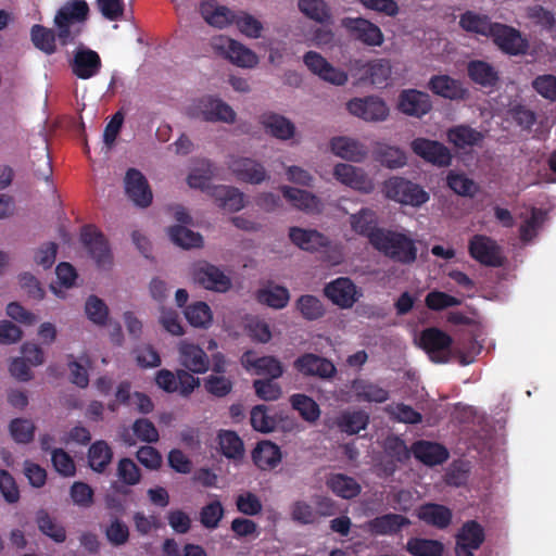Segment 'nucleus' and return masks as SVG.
I'll return each mask as SVG.
<instances>
[{
  "instance_id": "0e129e2a",
  "label": "nucleus",
  "mask_w": 556,
  "mask_h": 556,
  "mask_svg": "<svg viewBox=\"0 0 556 556\" xmlns=\"http://www.w3.org/2000/svg\"><path fill=\"white\" fill-rule=\"evenodd\" d=\"M223 517L224 507L219 501L206 504L200 511V522L206 529L217 528Z\"/></svg>"
},
{
  "instance_id": "39448f33",
  "label": "nucleus",
  "mask_w": 556,
  "mask_h": 556,
  "mask_svg": "<svg viewBox=\"0 0 556 556\" xmlns=\"http://www.w3.org/2000/svg\"><path fill=\"white\" fill-rule=\"evenodd\" d=\"M190 114L205 122L233 123L236 119V112L232 108L213 96L198 99L190 108Z\"/></svg>"
},
{
  "instance_id": "2eb2a0df",
  "label": "nucleus",
  "mask_w": 556,
  "mask_h": 556,
  "mask_svg": "<svg viewBox=\"0 0 556 556\" xmlns=\"http://www.w3.org/2000/svg\"><path fill=\"white\" fill-rule=\"evenodd\" d=\"M127 197L140 207L151 204L153 195L146 177L136 168H129L125 176Z\"/></svg>"
},
{
  "instance_id": "c756f323",
  "label": "nucleus",
  "mask_w": 556,
  "mask_h": 556,
  "mask_svg": "<svg viewBox=\"0 0 556 556\" xmlns=\"http://www.w3.org/2000/svg\"><path fill=\"white\" fill-rule=\"evenodd\" d=\"M417 517L427 525L442 530L450 526L453 514L452 510L444 505L427 503L420 506Z\"/></svg>"
},
{
  "instance_id": "b1692460",
  "label": "nucleus",
  "mask_w": 556,
  "mask_h": 556,
  "mask_svg": "<svg viewBox=\"0 0 556 556\" xmlns=\"http://www.w3.org/2000/svg\"><path fill=\"white\" fill-rule=\"evenodd\" d=\"M229 168L241 181L258 185L266 179L264 166L249 157H235L229 162Z\"/></svg>"
},
{
  "instance_id": "f03ea898",
  "label": "nucleus",
  "mask_w": 556,
  "mask_h": 556,
  "mask_svg": "<svg viewBox=\"0 0 556 556\" xmlns=\"http://www.w3.org/2000/svg\"><path fill=\"white\" fill-rule=\"evenodd\" d=\"M89 15V5L85 0H70L62 5L55 16L58 40L62 46L74 42L80 28L72 29L76 23H85Z\"/></svg>"
},
{
  "instance_id": "13d9d810",
  "label": "nucleus",
  "mask_w": 556,
  "mask_h": 556,
  "mask_svg": "<svg viewBox=\"0 0 556 556\" xmlns=\"http://www.w3.org/2000/svg\"><path fill=\"white\" fill-rule=\"evenodd\" d=\"M451 190L462 197H473L478 192V185L464 174L451 172L446 177Z\"/></svg>"
},
{
  "instance_id": "de8ad7c7",
  "label": "nucleus",
  "mask_w": 556,
  "mask_h": 556,
  "mask_svg": "<svg viewBox=\"0 0 556 556\" xmlns=\"http://www.w3.org/2000/svg\"><path fill=\"white\" fill-rule=\"evenodd\" d=\"M251 352H247L244 358L249 365L255 368L257 375L269 376L270 379H277L282 375V365L276 357L262 356L251 361Z\"/></svg>"
},
{
  "instance_id": "f3484780",
  "label": "nucleus",
  "mask_w": 556,
  "mask_h": 556,
  "mask_svg": "<svg viewBox=\"0 0 556 556\" xmlns=\"http://www.w3.org/2000/svg\"><path fill=\"white\" fill-rule=\"evenodd\" d=\"M294 367L304 376H314L321 379H330L337 372L332 362L313 353H305L298 357Z\"/></svg>"
},
{
  "instance_id": "2f4dec72",
  "label": "nucleus",
  "mask_w": 556,
  "mask_h": 556,
  "mask_svg": "<svg viewBox=\"0 0 556 556\" xmlns=\"http://www.w3.org/2000/svg\"><path fill=\"white\" fill-rule=\"evenodd\" d=\"M467 74L475 84L481 87L493 88L500 80L497 71L482 60L470 61L467 65Z\"/></svg>"
},
{
  "instance_id": "5fc2aeb1",
  "label": "nucleus",
  "mask_w": 556,
  "mask_h": 556,
  "mask_svg": "<svg viewBox=\"0 0 556 556\" xmlns=\"http://www.w3.org/2000/svg\"><path fill=\"white\" fill-rule=\"evenodd\" d=\"M298 7L305 16L317 23H325L331 17L329 7L324 0H299Z\"/></svg>"
},
{
  "instance_id": "c85d7f7f",
  "label": "nucleus",
  "mask_w": 556,
  "mask_h": 556,
  "mask_svg": "<svg viewBox=\"0 0 556 556\" xmlns=\"http://www.w3.org/2000/svg\"><path fill=\"white\" fill-rule=\"evenodd\" d=\"M252 460L261 470L274 469L281 462V451L270 441H261L252 451Z\"/></svg>"
},
{
  "instance_id": "69168bd1",
  "label": "nucleus",
  "mask_w": 556,
  "mask_h": 556,
  "mask_svg": "<svg viewBox=\"0 0 556 556\" xmlns=\"http://www.w3.org/2000/svg\"><path fill=\"white\" fill-rule=\"evenodd\" d=\"M532 88L542 98L556 102V76L553 74L538 75L531 83Z\"/></svg>"
},
{
  "instance_id": "cd10ccee",
  "label": "nucleus",
  "mask_w": 556,
  "mask_h": 556,
  "mask_svg": "<svg viewBox=\"0 0 556 556\" xmlns=\"http://www.w3.org/2000/svg\"><path fill=\"white\" fill-rule=\"evenodd\" d=\"M485 540L483 527L476 520L464 522L456 534V547L458 549H478Z\"/></svg>"
},
{
  "instance_id": "473e14b6",
  "label": "nucleus",
  "mask_w": 556,
  "mask_h": 556,
  "mask_svg": "<svg viewBox=\"0 0 556 556\" xmlns=\"http://www.w3.org/2000/svg\"><path fill=\"white\" fill-rule=\"evenodd\" d=\"M351 390L358 402L384 403L389 399L388 390L364 379L353 380Z\"/></svg>"
},
{
  "instance_id": "1a4fd4ad",
  "label": "nucleus",
  "mask_w": 556,
  "mask_h": 556,
  "mask_svg": "<svg viewBox=\"0 0 556 556\" xmlns=\"http://www.w3.org/2000/svg\"><path fill=\"white\" fill-rule=\"evenodd\" d=\"M341 26L355 40L368 47H380L384 41L380 27L364 17H343Z\"/></svg>"
},
{
  "instance_id": "58836bf2",
  "label": "nucleus",
  "mask_w": 556,
  "mask_h": 556,
  "mask_svg": "<svg viewBox=\"0 0 556 556\" xmlns=\"http://www.w3.org/2000/svg\"><path fill=\"white\" fill-rule=\"evenodd\" d=\"M211 194L218 202V206L229 212H238L244 206L243 193L229 186H216Z\"/></svg>"
},
{
  "instance_id": "20e7f679",
  "label": "nucleus",
  "mask_w": 556,
  "mask_h": 556,
  "mask_svg": "<svg viewBox=\"0 0 556 556\" xmlns=\"http://www.w3.org/2000/svg\"><path fill=\"white\" fill-rule=\"evenodd\" d=\"M191 277L198 286L215 292H227L232 283L231 279L217 266L199 261L192 265Z\"/></svg>"
},
{
  "instance_id": "6ab92c4d",
  "label": "nucleus",
  "mask_w": 556,
  "mask_h": 556,
  "mask_svg": "<svg viewBox=\"0 0 556 556\" xmlns=\"http://www.w3.org/2000/svg\"><path fill=\"white\" fill-rule=\"evenodd\" d=\"M414 457L426 466L433 467L445 463L450 453L448 450L437 442L417 440L412 444Z\"/></svg>"
},
{
  "instance_id": "bf43d9fd",
  "label": "nucleus",
  "mask_w": 556,
  "mask_h": 556,
  "mask_svg": "<svg viewBox=\"0 0 556 556\" xmlns=\"http://www.w3.org/2000/svg\"><path fill=\"white\" fill-rule=\"evenodd\" d=\"M384 451L388 456L401 464L408 462L413 455L412 446L408 447L405 441L397 435H390L386 439Z\"/></svg>"
},
{
  "instance_id": "a18cd8bd",
  "label": "nucleus",
  "mask_w": 556,
  "mask_h": 556,
  "mask_svg": "<svg viewBox=\"0 0 556 556\" xmlns=\"http://www.w3.org/2000/svg\"><path fill=\"white\" fill-rule=\"evenodd\" d=\"M362 68L364 70L362 79L375 86L386 85L391 74L389 62L381 59L367 62Z\"/></svg>"
},
{
  "instance_id": "a878e982",
  "label": "nucleus",
  "mask_w": 556,
  "mask_h": 556,
  "mask_svg": "<svg viewBox=\"0 0 556 556\" xmlns=\"http://www.w3.org/2000/svg\"><path fill=\"white\" fill-rule=\"evenodd\" d=\"M289 238L302 250L315 252L329 245L328 238L317 230L291 227Z\"/></svg>"
},
{
  "instance_id": "ea45409f",
  "label": "nucleus",
  "mask_w": 556,
  "mask_h": 556,
  "mask_svg": "<svg viewBox=\"0 0 556 556\" xmlns=\"http://www.w3.org/2000/svg\"><path fill=\"white\" fill-rule=\"evenodd\" d=\"M112 458L113 451L103 440L93 442L88 450V464L96 472H104Z\"/></svg>"
},
{
  "instance_id": "a211bd4d",
  "label": "nucleus",
  "mask_w": 556,
  "mask_h": 556,
  "mask_svg": "<svg viewBox=\"0 0 556 556\" xmlns=\"http://www.w3.org/2000/svg\"><path fill=\"white\" fill-rule=\"evenodd\" d=\"M101 67L100 55L89 48H78L71 62L73 74L80 79H89L96 76Z\"/></svg>"
},
{
  "instance_id": "c03bdc74",
  "label": "nucleus",
  "mask_w": 556,
  "mask_h": 556,
  "mask_svg": "<svg viewBox=\"0 0 556 556\" xmlns=\"http://www.w3.org/2000/svg\"><path fill=\"white\" fill-rule=\"evenodd\" d=\"M218 444L225 457L235 460L242 459L244 455L243 442L235 431H220L218 434Z\"/></svg>"
},
{
  "instance_id": "c9c22d12",
  "label": "nucleus",
  "mask_w": 556,
  "mask_h": 556,
  "mask_svg": "<svg viewBox=\"0 0 556 556\" xmlns=\"http://www.w3.org/2000/svg\"><path fill=\"white\" fill-rule=\"evenodd\" d=\"M377 224V215L370 208H362L351 216L352 229L356 233L366 237L370 244L374 235L386 229L378 227Z\"/></svg>"
},
{
  "instance_id": "aec40b11",
  "label": "nucleus",
  "mask_w": 556,
  "mask_h": 556,
  "mask_svg": "<svg viewBox=\"0 0 556 556\" xmlns=\"http://www.w3.org/2000/svg\"><path fill=\"white\" fill-rule=\"evenodd\" d=\"M258 122L265 132L274 139H293L294 137V123L279 113L264 112L260 115Z\"/></svg>"
},
{
  "instance_id": "79ce46f5",
  "label": "nucleus",
  "mask_w": 556,
  "mask_h": 556,
  "mask_svg": "<svg viewBox=\"0 0 556 556\" xmlns=\"http://www.w3.org/2000/svg\"><path fill=\"white\" fill-rule=\"evenodd\" d=\"M184 314L188 323L194 328L207 329L213 321L211 307L202 301L186 306Z\"/></svg>"
},
{
  "instance_id": "4be33fe9",
  "label": "nucleus",
  "mask_w": 556,
  "mask_h": 556,
  "mask_svg": "<svg viewBox=\"0 0 556 556\" xmlns=\"http://www.w3.org/2000/svg\"><path fill=\"white\" fill-rule=\"evenodd\" d=\"M413 151L426 162L444 167L452 162L451 151L441 141H412Z\"/></svg>"
},
{
  "instance_id": "338daca9",
  "label": "nucleus",
  "mask_w": 556,
  "mask_h": 556,
  "mask_svg": "<svg viewBox=\"0 0 556 556\" xmlns=\"http://www.w3.org/2000/svg\"><path fill=\"white\" fill-rule=\"evenodd\" d=\"M10 433L15 442L29 443L34 439L35 425L28 419H13L10 422Z\"/></svg>"
},
{
  "instance_id": "052dcab7",
  "label": "nucleus",
  "mask_w": 556,
  "mask_h": 556,
  "mask_svg": "<svg viewBox=\"0 0 556 556\" xmlns=\"http://www.w3.org/2000/svg\"><path fill=\"white\" fill-rule=\"evenodd\" d=\"M376 160L388 168H400L406 164V155L399 148L381 146L376 155Z\"/></svg>"
},
{
  "instance_id": "3c124183",
  "label": "nucleus",
  "mask_w": 556,
  "mask_h": 556,
  "mask_svg": "<svg viewBox=\"0 0 556 556\" xmlns=\"http://www.w3.org/2000/svg\"><path fill=\"white\" fill-rule=\"evenodd\" d=\"M168 235L176 245L184 249L200 248L203 243V238L200 233L182 225L172 226L168 229Z\"/></svg>"
},
{
  "instance_id": "bb28decb",
  "label": "nucleus",
  "mask_w": 556,
  "mask_h": 556,
  "mask_svg": "<svg viewBox=\"0 0 556 556\" xmlns=\"http://www.w3.org/2000/svg\"><path fill=\"white\" fill-rule=\"evenodd\" d=\"M280 191L295 208L305 213H319L323 208L320 199L306 190L282 186Z\"/></svg>"
},
{
  "instance_id": "393cba45",
  "label": "nucleus",
  "mask_w": 556,
  "mask_h": 556,
  "mask_svg": "<svg viewBox=\"0 0 556 556\" xmlns=\"http://www.w3.org/2000/svg\"><path fill=\"white\" fill-rule=\"evenodd\" d=\"M222 49L226 58L235 65L251 68L258 63V58L251 49L231 38H220Z\"/></svg>"
},
{
  "instance_id": "6e6552de",
  "label": "nucleus",
  "mask_w": 556,
  "mask_h": 556,
  "mask_svg": "<svg viewBox=\"0 0 556 556\" xmlns=\"http://www.w3.org/2000/svg\"><path fill=\"white\" fill-rule=\"evenodd\" d=\"M469 255L484 266L501 267L504 264L501 247L484 235H475L469 240Z\"/></svg>"
},
{
  "instance_id": "9d476101",
  "label": "nucleus",
  "mask_w": 556,
  "mask_h": 556,
  "mask_svg": "<svg viewBox=\"0 0 556 556\" xmlns=\"http://www.w3.org/2000/svg\"><path fill=\"white\" fill-rule=\"evenodd\" d=\"M324 294L340 308H351L362 296L356 285L349 277H339L324 288Z\"/></svg>"
},
{
  "instance_id": "6e6d98bb",
  "label": "nucleus",
  "mask_w": 556,
  "mask_h": 556,
  "mask_svg": "<svg viewBox=\"0 0 556 556\" xmlns=\"http://www.w3.org/2000/svg\"><path fill=\"white\" fill-rule=\"evenodd\" d=\"M337 155L353 162H361L366 156V149L359 141H330Z\"/></svg>"
},
{
  "instance_id": "37998d69",
  "label": "nucleus",
  "mask_w": 556,
  "mask_h": 556,
  "mask_svg": "<svg viewBox=\"0 0 556 556\" xmlns=\"http://www.w3.org/2000/svg\"><path fill=\"white\" fill-rule=\"evenodd\" d=\"M527 17L543 30L551 33L556 41V17L553 11L541 4H534L527 8Z\"/></svg>"
},
{
  "instance_id": "423d86ee",
  "label": "nucleus",
  "mask_w": 556,
  "mask_h": 556,
  "mask_svg": "<svg viewBox=\"0 0 556 556\" xmlns=\"http://www.w3.org/2000/svg\"><path fill=\"white\" fill-rule=\"evenodd\" d=\"M490 37L498 49L508 55H523L529 50L528 39L513 26L494 23Z\"/></svg>"
},
{
  "instance_id": "7c9ffc66",
  "label": "nucleus",
  "mask_w": 556,
  "mask_h": 556,
  "mask_svg": "<svg viewBox=\"0 0 556 556\" xmlns=\"http://www.w3.org/2000/svg\"><path fill=\"white\" fill-rule=\"evenodd\" d=\"M200 13L204 21L214 27L224 28L233 23L236 12L214 1H204L200 5Z\"/></svg>"
},
{
  "instance_id": "f8f14e48",
  "label": "nucleus",
  "mask_w": 556,
  "mask_h": 556,
  "mask_svg": "<svg viewBox=\"0 0 556 556\" xmlns=\"http://www.w3.org/2000/svg\"><path fill=\"white\" fill-rule=\"evenodd\" d=\"M432 101L427 92L417 89H404L399 94L397 109L401 113L421 118L432 110Z\"/></svg>"
},
{
  "instance_id": "72a5a7b5",
  "label": "nucleus",
  "mask_w": 556,
  "mask_h": 556,
  "mask_svg": "<svg viewBox=\"0 0 556 556\" xmlns=\"http://www.w3.org/2000/svg\"><path fill=\"white\" fill-rule=\"evenodd\" d=\"M326 485L337 496L344 500H352L359 495L361 484L350 476L344 473H332L327 478Z\"/></svg>"
},
{
  "instance_id": "f704fd0d",
  "label": "nucleus",
  "mask_w": 556,
  "mask_h": 556,
  "mask_svg": "<svg viewBox=\"0 0 556 556\" xmlns=\"http://www.w3.org/2000/svg\"><path fill=\"white\" fill-rule=\"evenodd\" d=\"M255 299L258 303L267 305L275 309L285 308L290 301L289 290L279 285H269L261 288L255 293Z\"/></svg>"
},
{
  "instance_id": "603ef678",
  "label": "nucleus",
  "mask_w": 556,
  "mask_h": 556,
  "mask_svg": "<svg viewBox=\"0 0 556 556\" xmlns=\"http://www.w3.org/2000/svg\"><path fill=\"white\" fill-rule=\"evenodd\" d=\"M290 403L293 409L298 410L301 417L308 422H315L320 416L318 404L305 394L291 395Z\"/></svg>"
},
{
  "instance_id": "8fccbe9b",
  "label": "nucleus",
  "mask_w": 556,
  "mask_h": 556,
  "mask_svg": "<svg viewBox=\"0 0 556 556\" xmlns=\"http://www.w3.org/2000/svg\"><path fill=\"white\" fill-rule=\"evenodd\" d=\"M30 37L34 46L47 54H53L56 51V33L42 25H34L30 29Z\"/></svg>"
},
{
  "instance_id": "5701e85b",
  "label": "nucleus",
  "mask_w": 556,
  "mask_h": 556,
  "mask_svg": "<svg viewBox=\"0 0 556 556\" xmlns=\"http://www.w3.org/2000/svg\"><path fill=\"white\" fill-rule=\"evenodd\" d=\"M409 525L410 520L407 517L389 513L368 520L366 528L372 535H395Z\"/></svg>"
},
{
  "instance_id": "774afa93",
  "label": "nucleus",
  "mask_w": 556,
  "mask_h": 556,
  "mask_svg": "<svg viewBox=\"0 0 556 556\" xmlns=\"http://www.w3.org/2000/svg\"><path fill=\"white\" fill-rule=\"evenodd\" d=\"M426 306L431 311H443L447 307L458 306L462 301L442 291H430L425 299Z\"/></svg>"
},
{
  "instance_id": "49530a36",
  "label": "nucleus",
  "mask_w": 556,
  "mask_h": 556,
  "mask_svg": "<svg viewBox=\"0 0 556 556\" xmlns=\"http://www.w3.org/2000/svg\"><path fill=\"white\" fill-rule=\"evenodd\" d=\"M215 172L216 168L214 167V165L210 161L203 160L201 161L200 166L194 167L188 175V185L191 188L210 190L211 180L215 176Z\"/></svg>"
},
{
  "instance_id": "ddd939ff",
  "label": "nucleus",
  "mask_w": 556,
  "mask_h": 556,
  "mask_svg": "<svg viewBox=\"0 0 556 556\" xmlns=\"http://www.w3.org/2000/svg\"><path fill=\"white\" fill-rule=\"evenodd\" d=\"M453 340L443 330L431 327L420 334V345L435 362H445V353L450 351Z\"/></svg>"
},
{
  "instance_id": "e2e57ef3",
  "label": "nucleus",
  "mask_w": 556,
  "mask_h": 556,
  "mask_svg": "<svg viewBox=\"0 0 556 556\" xmlns=\"http://www.w3.org/2000/svg\"><path fill=\"white\" fill-rule=\"evenodd\" d=\"M117 477L123 484L136 485L140 482L141 471L130 458H122L117 464Z\"/></svg>"
},
{
  "instance_id": "412c9836",
  "label": "nucleus",
  "mask_w": 556,
  "mask_h": 556,
  "mask_svg": "<svg viewBox=\"0 0 556 556\" xmlns=\"http://www.w3.org/2000/svg\"><path fill=\"white\" fill-rule=\"evenodd\" d=\"M333 175L337 180L355 190L369 193L374 189L372 180L364 173L363 169L350 164H337Z\"/></svg>"
},
{
  "instance_id": "e433bc0d",
  "label": "nucleus",
  "mask_w": 556,
  "mask_h": 556,
  "mask_svg": "<svg viewBox=\"0 0 556 556\" xmlns=\"http://www.w3.org/2000/svg\"><path fill=\"white\" fill-rule=\"evenodd\" d=\"M369 415L364 410H344L336 419L338 429L349 435L357 434L367 428Z\"/></svg>"
},
{
  "instance_id": "f257e3e1",
  "label": "nucleus",
  "mask_w": 556,
  "mask_h": 556,
  "mask_svg": "<svg viewBox=\"0 0 556 556\" xmlns=\"http://www.w3.org/2000/svg\"><path fill=\"white\" fill-rule=\"evenodd\" d=\"M371 247L391 261L410 265L417 260L418 249L409 236L391 229H384L374 235Z\"/></svg>"
},
{
  "instance_id": "4c0bfd02",
  "label": "nucleus",
  "mask_w": 556,
  "mask_h": 556,
  "mask_svg": "<svg viewBox=\"0 0 556 556\" xmlns=\"http://www.w3.org/2000/svg\"><path fill=\"white\" fill-rule=\"evenodd\" d=\"M459 26L467 33L490 37L494 23L488 15H482L473 11H466L459 16Z\"/></svg>"
},
{
  "instance_id": "9b49d317",
  "label": "nucleus",
  "mask_w": 556,
  "mask_h": 556,
  "mask_svg": "<svg viewBox=\"0 0 556 556\" xmlns=\"http://www.w3.org/2000/svg\"><path fill=\"white\" fill-rule=\"evenodd\" d=\"M346 109L352 115L367 122L383 121L389 114L386 102L374 96L354 98L346 103Z\"/></svg>"
},
{
  "instance_id": "4468645a",
  "label": "nucleus",
  "mask_w": 556,
  "mask_h": 556,
  "mask_svg": "<svg viewBox=\"0 0 556 556\" xmlns=\"http://www.w3.org/2000/svg\"><path fill=\"white\" fill-rule=\"evenodd\" d=\"M179 364L193 374H204L210 368V358L198 344L181 341L178 345Z\"/></svg>"
},
{
  "instance_id": "dca6fc26",
  "label": "nucleus",
  "mask_w": 556,
  "mask_h": 556,
  "mask_svg": "<svg viewBox=\"0 0 556 556\" xmlns=\"http://www.w3.org/2000/svg\"><path fill=\"white\" fill-rule=\"evenodd\" d=\"M427 88L435 96L452 101L465 100L468 97V89L463 83L446 74L431 76Z\"/></svg>"
},
{
  "instance_id": "0eeeda50",
  "label": "nucleus",
  "mask_w": 556,
  "mask_h": 556,
  "mask_svg": "<svg viewBox=\"0 0 556 556\" xmlns=\"http://www.w3.org/2000/svg\"><path fill=\"white\" fill-rule=\"evenodd\" d=\"M81 242L99 268L111 267L113 257L109 242L94 226L88 225L83 228Z\"/></svg>"
},
{
  "instance_id": "7ed1b4c3",
  "label": "nucleus",
  "mask_w": 556,
  "mask_h": 556,
  "mask_svg": "<svg viewBox=\"0 0 556 556\" xmlns=\"http://www.w3.org/2000/svg\"><path fill=\"white\" fill-rule=\"evenodd\" d=\"M384 195L402 205L420 207L430 200V194L417 182L393 176L383 182Z\"/></svg>"
},
{
  "instance_id": "680f3d73",
  "label": "nucleus",
  "mask_w": 556,
  "mask_h": 556,
  "mask_svg": "<svg viewBox=\"0 0 556 556\" xmlns=\"http://www.w3.org/2000/svg\"><path fill=\"white\" fill-rule=\"evenodd\" d=\"M88 318L96 325L104 326L109 317L106 304L97 295H90L85 304Z\"/></svg>"
},
{
  "instance_id": "a19ab883",
  "label": "nucleus",
  "mask_w": 556,
  "mask_h": 556,
  "mask_svg": "<svg viewBox=\"0 0 556 556\" xmlns=\"http://www.w3.org/2000/svg\"><path fill=\"white\" fill-rule=\"evenodd\" d=\"M405 549L412 556H443L444 544L433 539L410 538Z\"/></svg>"
},
{
  "instance_id": "4d7b16f0",
  "label": "nucleus",
  "mask_w": 556,
  "mask_h": 556,
  "mask_svg": "<svg viewBox=\"0 0 556 556\" xmlns=\"http://www.w3.org/2000/svg\"><path fill=\"white\" fill-rule=\"evenodd\" d=\"M232 24H236L240 33L249 38L256 39L261 37L263 24L253 15L244 11L236 12Z\"/></svg>"
},
{
  "instance_id": "864d4df0",
  "label": "nucleus",
  "mask_w": 556,
  "mask_h": 556,
  "mask_svg": "<svg viewBox=\"0 0 556 556\" xmlns=\"http://www.w3.org/2000/svg\"><path fill=\"white\" fill-rule=\"evenodd\" d=\"M295 307L306 320H317L325 315V307L315 295H301L295 302Z\"/></svg>"
},
{
  "instance_id": "09e8293b",
  "label": "nucleus",
  "mask_w": 556,
  "mask_h": 556,
  "mask_svg": "<svg viewBox=\"0 0 556 556\" xmlns=\"http://www.w3.org/2000/svg\"><path fill=\"white\" fill-rule=\"evenodd\" d=\"M36 522L39 530L56 543H63L66 540L65 528L48 514L47 510L40 509L37 511Z\"/></svg>"
}]
</instances>
